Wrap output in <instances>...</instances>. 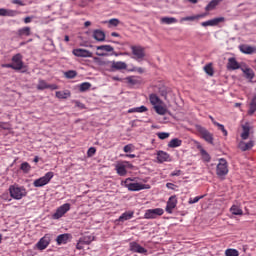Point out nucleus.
Segmentation results:
<instances>
[{
    "mask_svg": "<svg viewBox=\"0 0 256 256\" xmlns=\"http://www.w3.org/2000/svg\"><path fill=\"white\" fill-rule=\"evenodd\" d=\"M9 193L10 197H12V199H15L16 201H20V199H23V197H27V189L17 184L10 185Z\"/></svg>",
    "mask_w": 256,
    "mask_h": 256,
    "instance_id": "obj_1",
    "label": "nucleus"
},
{
    "mask_svg": "<svg viewBox=\"0 0 256 256\" xmlns=\"http://www.w3.org/2000/svg\"><path fill=\"white\" fill-rule=\"evenodd\" d=\"M131 181H134L133 178H127L125 181H122V185H124L128 191H143V189H151V185L149 184L132 183Z\"/></svg>",
    "mask_w": 256,
    "mask_h": 256,
    "instance_id": "obj_2",
    "label": "nucleus"
},
{
    "mask_svg": "<svg viewBox=\"0 0 256 256\" xmlns=\"http://www.w3.org/2000/svg\"><path fill=\"white\" fill-rule=\"evenodd\" d=\"M130 49L132 51V55H134V59L136 61H143L146 57L145 54V47L141 45H132L130 46Z\"/></svg>",
    "mask_w": 256,
    "mask_h": 256,
    "instance_id": "obj_3",
    "label": "nucleus"
},
{
    "mask_svg": "<svg viewBox=\"0 0 256 256\" xmlns=\"http://www.w3.org/2000/svg\"><path fill=\"white\" fill-rule=\"evenodd\" d=\"M54 173L47 172L44 176L34 180L33 185L34 187H45L48 183L53 179Z\"/></svg>",
    "mask_w": 256,
    "mask_h": 256,
    "instance_id": "obj_4",
    "label": "nucleus"
},
{
    "mask_svg": "<svg viewBox=\"0 0 256 256\" xmlns=\"http://www.w3.org/2000/svg\"><path fill=\"white\" fill-rule=\"evenodd\" d=\"M227 173H229V166L227 165V160H225V158H221L216 167V175L218 177H225Z\"/></svg>",
    "mask_w": 256,
    "mask_h": 256,
    "instance_id": "obj_5",
    "label": "nucleus"
},
{
    "mask_svg": "<svg viewBox=\"0 0 256 256\" xmlns=\"http://www.w3.org/2000/svg\"><path fill=\"white\" fill-rule=\"evenodd\" d=\"M25 63L23 62V55L21 53H17L12 57V69L14 71H21L24 69Z\"/></svg>",
    "mask_w": 256,
    "mask_h": 256,
    "instance_id": "obj_6",
    "label": "nucleus"
},
{
    "mask_svg": "<svg viewBox=\"0 0 256 256\" xmlns=\"http://www.w3.org/2000/svg\"><path fill=\"white\" fill-rule=\"evenodd\" d=\"M93 241H95V236L93 235L82 236L76 244V249H78V251H81L82 249H84V245H91Z\"/></svg>",
    "mask_w": 256,
    "mask_h": 256,
    "instance_id": "obj_7",
    "label": "nucleus"
},
{
    "mask_svg": "<svg viewBox=\"0 0 256 256\" xmlns=\"http://www.w3.org/2000/svg\"><path fill=\"white\" fill-rule=\"evenodd\" d=\"M163 213H165L163 208L148 209L144 214V219H157L158 217H161Z\"/></svg>",
    "mask_w": 256,
    "mask_h": 256,
    "instance_id": "obj_8",
    "label": "nucleus"
},
{
    "mask_svg": "<svg viewBox=\"0 0 256 256\" xmlns=\"http://www.w3.org/2000/svg\"><path fill=\"white\" fill-rule=\"evenodd\" d=\"M198 133L206 143H209L210 145H213V133L209 132L207 128L205 127H198Z\"/></svg>",
    "mask_w": 256,
    "mask_h": 256,
    "instance_id": "obj_9",
    "label": "nucleus"
},
{
    "mask_svg": "<svg viewBox=\"0 0 256 256\" xmlns=\"http://www.w3.org/2000/svg\"><path fill=\"white\" fill-rule=\"evenodd\" d=\"M71 210V204L65 203L62 206L58 207L56 212L53 214V219H61L65 213Z\"/></svg>",
    "mask_w": 256,
    "mask_h": 256,
    "instance_id": "obj_10",
    "label": "nucleus"
},
{
    "mask_svg": "<svg viewBox=\"0 0 256 256\" xmlns=\"http://www.w3.org/2000/svg\"><path fill=\"white\" fill-rule=\"evenodd\" d=\"M50 243H51V235L46 234V235H44V237H42L38 241V243H36V247H37V249H39V251H43V250L47 249V247H49Z\"/></svg>",
    "mask_w": 256,
    "mask_h": 256,
    "instance_id": "obj_11",
    "label": "nucleus"
},
{
    "mask_svg": "<svg viewBox=\"0 0 256 256\" xmlns=\"http://www.w3.org/2000/svg\"><path fill=\"white\" fill-rule=\"evenodd\" d=\"M96 50V55L98 57H105V55H107L106 53H111L115 51V48H113V46L111 45H100L96 47Z\"/></svg>",
    "mask_w": 256,
    "mask_h": 256,
    "instance_id": "obj_12",
    "label": "nucleus"
},
{
    "mask_svg": "<svg viewBox=\"0 0 256 256\" xmlns=\"http://www.w3.org/2000/svg\"><path fill=\"white\" fill-rule=\"evenodd\" d=\"M37 89L38 91H45V89H51V91H55L59 89V87L56 84H47V81L39 79Z\"/></svg>",
    "mask_w": 256,
    "mask_h": 256,
    "instance_id": "obj_13",
    "label": "nucleus"
},
{
    "mask_svg": "<svg viewBox=\"0 0 256 256\" xmlns=\"http://www.w3.org/2000/svg\"><path fill=\"white\" fill-rule=\"evenodd\" d=\"M156 159L158 163H171V161H173V159L171 158V154L163 150L157 152Z\"/></svg>",
    "mask_w": 256,
    "mask_h": 256,
    "instance_id": "obj_14",
    "label": "nucleus"
},
{
    "mask_svg": "<svg viewBox=\"0 0 256 256\" xmlns=\"http://www.w3.org/2000/svg\"><path fill=\"white\" fill-rule=\"evenodd\" d=\"M177 196L173 195L171 196L166 204V208L165 211L166 213H168L169 215L173 214V209H175V207H177Z\"/></svg>",
    "mask_w": 256,
    "mask_h": 256,
    "instance_id": "obj_15",
    "label": "nucleus"
},
{
    "mask_svg": "<svg viewBox=\"0 0 256 256\" xmlns=\"http://www.w3.org/2000/svg\"><path fill=\"white\" fill-rule=\"evenodd\" d=\"M72 53L75 55V57H93V52L83 48H76L72 51Z\"/></svg>",
    "mask_w": 256,
    "mask_h": 256,
    "instance_id": "obj_16",
    "label": "nucleus"
},
{
    "mask_svg": "<svg viewBox=\"0 0 256 256\" xmlns=\"http://www.w3.org/2000/svg\"><path fill=\"white\" fill-rule=\"evenodd\" d=\"M129 247H130V251H132L133 253H141V254L147 253V249L143 248V246H141L137 242H130Z\"/></svg>",
    "mask_w": 256,
    "mask_h": 256,
    "instance_id": "obj_17",
    "label": "nucleus"
},
{
    "mask_svg": "<svg viewBox=\"0 0 256 256\" xmlns=\"http://www.w3.org/2000/svg\"><path fill=\"white\" fill-rule=\"evenodd\" d=\"M228 71H236V69H241V65L237 62L234 57L228 58V63L226 65Z\"/></svg>",
    "mask_w": 256,
    "mask_h": 256,
    "instance_id": "obj_18",
    "label": "nucleus"
},
{
    "mask_svg": "<svg viewBox=\"0 0 256 256\" xmlns=\"http://www.w3.org/2000/svg\"><path fill=\"white\" fill-rule=\"evenodd\" d=\"M110 69L111 71H121L127 69V63L121 61H112Z\"/></svg>",
    "mask_w": 256,
    "mask_h": 256,
    "instance_id": "obj_19",
    "label": "nucleus"
},
{
    "mask_svg": "<svg viewBox=\"0 0 256 256\" xmlns=\"http://www.w3.org/2000/svg\"><path fill=\"white\" fill-rule=\"evenodd\" d=\"M223 21H225V18H223V17L214 18L212 20L202 22L201 25H202V27H215V25H219V23H221Z\"/></svg>",
    "mask_w": 256,
    "mask_h": 256,
    "instance_id": "obj_20",
    "label": "nucleus"
},
{
    "mask_svg": "<svg viewBox=\"0 0 256 256\" xmlns=\"http://www.w3.org/2000/svg\"><path fill=\"white\" fill-rule=\"evenodd\" d=\"M69 239H71V234H60L56 238L57 245H67L69 243Z\"/></svg>",
    "mask_w": 256,
    "mask_h": 256,
    "instance_id": "obj_21",
    "label": "nucleus"
},
{
    "mask_svg": "<svg viewBox=\"0 0 256 256\" xmlns=\"http://www.w3.org/2000/svg\"><path fill=\"white\" fill-rule=\"evenodd\" d=\"M92 37L95 41L103 43V41H105V32L103 30L96 29L93 31Z\"/></svg>",
    "mask_w": 256,
    "mask_h": 256,
    "instance_id": "obj_22",
    "label": "nucleus"
},
{
    "mask_svg": "<svg viewBox=\"0 0 256 256\" xmlns=\"http://www.w3.org/2000/svg\"><path fill=\"white\" fill-rule=\"evenodd\" d=\"M134 215V211H126L117 219V221H119V223H125V221L133 219Z\"/></svg>",
    "mask_w": 256,
    "mask_h": 256,
    "instance_id": "obj_23",
    "label": "nucleus"
},
{
    "mask_svg": "<svg viewBox=\"0 0 256 256\" xmlns=\"http://www.w3.org/2000/svg\"><path fill=\"white\" fill-rule=\"evenodd\" d=\"M239 49L241 53H244L245 55H253V53H256V48L249 45H241Z\"/></svg>",
    "mask_w": 256,
    "mask_h": 256,
    "instance_id": "obj_24",
    "label": "nucleus"
},
{
    "mask_svg": "<svg viewBox=\"0 0 256 256\" xmlns=\"http://www.w3.org/2000/svg\"><path fill=\"white\" fill-rule=\"evenodd\" d=\"M254 146L255 142L253 140H250L248 143L244 141L239 143V149H241V151H249V149H253Z\"/></svg>",
    "mask_w": 256,
    "mask_h": 256,
    "instance_id": "obj_25",
    "label": "nucleus"
},
{
    "mask_svg": "<svg viewBox=\"0 0 256 256\" xmlns=\"http://www.w3.org/2000/svg\"><path fill=\"white\" fill-rule=\"evenodd\" d=\"M241 71L244 73V76L249 79L250 81H253L255 77V72L253 69L248 68V67H241Z\"/></svg>",
    "mask_w": 256,
    "mask_h": 256,
    "instance_id": "obj_26",
    "label": "nucleus"
},
{
    "mask_svg": "<svg viewBox=\"0 0 256 256\" xmlns=\"http://www.w3.org/2000/svg\"><path fill=\"white\" fill-rule=\"evenodd\" d=\"M116 172L120 177H125L127 175V165L125 164H117Z\"/></svg>",
    "mask_w": 256,
    "mask_h": 256,
    "instance_id": "obj_27",
    "label": "nucleus"
},
{
    "mask_svg": "<svg viewBox=\"0 0 256 256\" xmlns=\"http://www.w3.org/2000/svg\"><path fill=\"white\" fill-rule=\"evenodd\" d=\"M250 131H251V128L249 127V124H244L242 126L241 139H243L244 141L249 139Z\"/></svg>",
    "mask_w": 256,
    "mask_h": 256,
    "instance_id": "obj_28",
    "label": "nucleus"
},
{
    "mask_svg": "<svg viewBox=\"0 0 256 256\" xmlns=\"http://www.w3.org/2000/svg\"><path fill=\"white\" fill-rule=\"evenodd\" d=\"M18 37H29L31 35V28L23 27L20 28L17 32Z\"/></svg>",
    "mask_w": 256,
    "mask_h": 256,
    "instance_id": "obj_29",
    "label": "nucleus"
},
{
    "mask_svg": "<svg viewBox=\"0 0 256 256\" xmlns=\"http://www.w3.org/2000/svg\"><path fill=\"white\" fill-rule=\"evenodd\" d=\"M183 141H181L179 138H174L172 140H170V142L168 143V147H170V149H175L177 147H181Z\"/></svg>",
    "mask_w": 256,
    "mask_h": 256,
    "instance_id": "obj_30",
    "label": "nucleus"
},
{
    "mask_svg": "<svg viewBox=\"0 0 256 256\" xmlns=\"http://www.w3.org/2000/svg\"><path fill=\"white\" fill-rule=\"evenodd\" d=\"M56 97L57 99H68V97H71V92L69 90L57 91Z\"/></svg>",
    "mask_w": 256,
    "mask_h": 256,
    "instance_id": "obj_31",
    "label": "nucleus"
},
{
    "mask_svg": "<svg viewBox=\"0 0 256 256\" xmlns=\"http://www.w3.org/2000/svg\"><path fill=\"white\" fill-rule=\"evenodd\" d=\"M149 99L151 105H153L154 107L157 105H161V99L156 94H150Z\"/></svg>",
    "mask_w": 256,
    "mask_h": 256,
    "instance_id": "obj_32",
    "label": "nucleus"
},
{
    "mask_svg": "<svg viewBox=\"0 0 256 256\" xmlns=\"http://www.w3.org/2000/svg\"><path fill=\"white\" fill-rule=\"evenodd\" d=\"M223 0H212L209 4L205 7V11H213L217 5H219Z\"/></svg>",
    "mask_w": 256,
    "mask_h": 256,
    "instance_id": "obj_33",
    "label": "nucleus"
},
{
    "mask_svg": "<svg viewBox=\"0 0 256 256\" xmlns=\"http://www.w3.org/2000/svg\"><path fill=\"white\" fill-rule=\"evenodd\" d=\"M147 111H148V109L146 106H140V107L129 109L128 113H145Z\"/></svg>",
    "mask_w": 256,
    "mask_h": 256,
    "instance_id": "obj_34",
    "label": "nucleus"
},
{
    "mask_svg": "<svg viewBox=\"0 0 256 256\" xmlns=\"http://www.w3.org/2000/svg\"><path fill=\"white\" fill-rule=\"evenodd\" d=\"M154 109L158 115L167 114V108H165L164 106H161V104H158L157 106H155Z\"/></svg>",
    "mask_w": 256,
    "mask_h": 256,
    "instance_id": "obj_35",
    "label": "nucleus"
},
{
    "mask_svg": "<svg viewBox=\"0 0 256 256\" xmlns=\"http://www.w3.org/2000/svg\"><path fill=\"white\" fill-rule=\"evenodd\" d=\"M230 212L232 213V215H243V210L237 205H233L230 208Z\"/></svg>",
    "mask_w": 256,
    "mask_h": 256,
    "instance_id": "obj_36",
    "label": "nucleus"
},
{
    "mask_svg": "<svg viewBox=\"0 0 256 256\" xmlns=\"http://www.w3.org/2000/svg\"><path fill=\"white\" fill-rule=\"evenodd\" d=\"M226 256H239V251L237 249L228 248L225 250Z\"/></svg>",
    "mask_w": 256,
    "mask_h": 256,
    "instance_id": "obj_37",
    "label": "nucleus"
},
{
    "mask_svg": "<svg viewBox=\"0 0 256 256\" xmlns=\"http://www.w3.org/2000/svg\"><path fill=\"white\" fill-rule=\"evenodd\" d=\"M256 111V96L252 99L251 103H250V108H249V115H253V113H255Z\"/></svg>",
    "mask_w": 256,
    "mask_h": 256,
    "instance_id": "obj_38",
    "label": "nucleus"
},
{
    "mask_svg": "<svg viewBox=\"0 0 256 256\" xmlns=\"http://www.w3.org/2000/svg\"><path fill=\"white\" fill-rule=\"evenodd\" d=\"M161 23H165L166 25H171L173 23H177V20L175 18L163 17L161 18Z\"/></svg>",
    "mask_w": 256,
    "mask_h": 256,
    "instance_id": "obj_39",
    "label": "nucleus"
},
{
    "mask_svg": "<svg viewBox=\"0 0 256 256\" xmlns=\"http://www.w3.org/2000/svg\"><path fill=\"white\" fill-rule=\"evenodd\" d=\"M20 169L23 171V173H29L31 171V165L28 162H23Z\"/></svg>",
    "mask_w": 256,
    "mask_h": 256,
    "instance_id": "obj_40",
    "label": "nucleus"
},
{
    "mask_svg": "<svg viewBox=\"0 0 256 256\" xmlns=\"http://www.w3.org/2000/svg\"><path fill=\"white\" fill-rule=\"evenodd\" d=\"M91 89V83L89 82H83L80 84V92L85 93V91H89Z\"/></svg>",
    "mask_w": 256,
    "mask_h": 256,
    "instance_id": "obj_41",
    "label": "nucleus"
},
{
    "mask_svg": "<svg viewBox=\"0 0 256 256\" xmlns=\"http://www.w3.org/2000/svg\"><path fill=\"white\" fill-rule=\"evenodd\" d=\"M204 71L207 75H209L210 77H213L215 71L213 70V65L208 64L204 67Z\"/></svg>",
    "mask_w": 256,
    "mask_h": 256,
    "instance_id": "obj_42",
    "label": "nucleus"
},
{
    "mask_svg": "<svg viewBox=\"0 0 256 256\" xmlns=\"http://www.w3.org/2000/svg\"><path fill=\"white\" fill-rule=\"evenodd\" d=\"M201 17H205V14L184 17V18L181 19V21H195V19H201Z\"/></svg>",
    "mask_w": 256,
    "mask_h": 256,
    "instance_id": "obj_43",
    "label": "nucleus"
},
{
    "mask_svg": "<svg viewBox=\"0 0 256 256\" xmlns=\"http://www.w3.org/2000/svg\"><path fill=\"white\" fill-rule=\"evenodd\" d=\"M200 153L202 155L203 161H205L206 163H209V161H211V156L209 155V153H207V151L202 149Z\"/></svg>",
    "mask_w": 256,
    "mask_h": 256,
    "instance_id": "obj_44",
    "label": "nucleus"
},
{
    "mask_svg": "<svg viewBox=\"0 0 256 256\" xmlns=\"http://www.w3.org/2000/svg\"><path fill=\"white\" fill-rule=\"evenodd\" d=\"M121 23V21L117 18H112L108 21L109 27H118V25Z\"/></svg>",
    "mask_w": 256,
    "mask_h": 256,
    "instance_id": "obj_45",
    "label": "nucleus"
},
{
    "mask_svg": "<svg viewBox=\"0 0 256 256\" xmlns=\"http://www.w3.org/2000/svg\"><path fill=\"white\" fill-rule=\"evenodd\" d=\"M65 77L67 79H75V77H77V72L74 70H69L65 73Z\"/></svg>",
    "mask_w": 256,
    "mask_h": 256,
    "instance_id": "obj_46",
    "label": "nucleus"
},
{
    "mask_svg": "<svg viewBox=\"0 0 256 256\" xmlns=\"http://www.w3.org/2000/svg\"><path fill=\"white\" fill-rule=\"evenodd\" d=\"M215 126L218 127V129H219L220 131H222L224 137H227L228 132H227V129H225V126H224L223 124H221V123H215Z\"/></svg>",
    "mask_w": 256,
    "mask_h": 256,
    "instance_id": "obj_47",
    "label": "nucleus"
},
{
    "mask_svg": "<svg viewBox=\"0 0 256 256\" xmlns=\"http://www.w3.org/2000/svg\"><path fill=\"white\" fill-rule=\"evenodd\" d=\"M16 15H19L17 10L6 9V17H16Z\"/></svg>",
    "mask_w": 256,
    "mask_h": 256,
    "instance_id": "obj_48",
    "label": "nucleus"
},
{
    "mask_svg": "<svg viewBox=\"0 0 256 256\" xmlns=\"http://www.w3.org/2000/svg\"><path fill=\"white\" fill-rule=\"evenodd\" d=\"M170 135L171 134H169V132H159V133H157V137L160 138L161 140L169 139Z\"/></svg>",
    "mask_w": 256,
    "mask_h": 256,
    "instance_id": "obj_49",
    "label": "nucleus"
},
{
    "mask_svg": "<svg viewBox=\"0 0 256 256\" xmlns=\"http://www.w3.org/2000/svg\"><path fill=\"white\" fill-rule=\"evenodd\" d=\"M201 199H203V196H196L195 198H190L188 203H189V205H193L195 203H199V201H201Z\"/></svg>",
    "mask_w": 256,
    "mask_h": 256,
    "instance_id": "obj_50",
    "label": "nucleus"
},
{
    "mask_svg": "<svg viewBox=\"0 0 256 256\" xmlns=\"http://www.w3.org/2000/svg\"><path fill=\"white\" fill-rule=\"evenodd\" d=\"M97 153V149L95 147H90L87 151L88 157H93Z\"/></svg>",
    "mask_w": 256,
    "mask_h": 256,
    "instance_id": "obj_51",
    "label": "nucleus"
},
{
    "mask_svg": "<svg viewBox=\"0 0 256 256\" xmlns=\"http://www.w3.org/2000/svg\"><path fill=\"white\" fill-rule=\"evenodd\" d=\"M124 153H131L133 151V144H128L123 148Z\"/></svg>",
    "mask_w": 256,
    "mask_h": 256,
    "instance_id": "obj_52",
    "label": "nucleus"
},
{
    "mask_svg": "<svg viewBox=\"0 0 256 256\" xmlns=\"http://www.w3.org/2000/svg\"><path fill=\"white\" fill-rule=\"evenodd\" d=\"M11 127L7 122H0V129L9 130Z\"/></svg>",
    "mask_w": 256,
    "mask_h": 256,
    "instance_id": "obj_53",
    "label": "nucleus"
},
{
    "mask_svg": "<svg viewBox=\"0 0 256 256\" xmlns=\"http://www.w3.org/2000/svg\"><path fill=\"white\" fill-rule=\"evenodd\" d=\"M179 175H181V170H174L171 173V177H179Z\"/></svg>",
    "mask_w": 256,
    "mask_h": 256,
    "instance_id": "obj_54",
    "label": "nucleus"
},
{
    "mask_svg": "<svg viewBox=\"0 0 256 256\" xmlns=\"http://www.w3.org/2000/svg\"><path fill=\"white\" fill-rule=\"evenodd\" d=\"M12 3L14 5H20L21 7H24L25 3H23L21 0H13Z\"/></svg>",
    "mask_w": 256,
    "mask_h": 256,
    "instance_id": "obj_55",
    "label": "nucleus"
},
{
    "mask_svg": "<svg viewBox=\"0 0 256 256\" xmlns=\"http://www.w3.org/2000/svg\"><path fill=\"white\" fill-rule=\"evenodd\" d=\"M7 15V9L0 8V17H6Z\"/></svg>",
    "mask_w": 256,
    "mask_h": 256,
    "instance_id": "obj_56",
    "label": "nucleus"
},
{
    "mask_svg": "<svg viewBox=\"0 0 256 256\" xmlns=\"http://www.w3.org/2000/svg\"><path fill=\"white\" fill-rule=\"evenodd\" d=\"M2 67L4 69H13V64L12 63H10V64H2Z\"/></svg>",
    "mask_w": 256,
    "mask_h": 256,
    "instance_id": "obj_57",
    "label": "nucleus"
},
{
    "mask_svg": "<svg viewBox=\"0 0 256 256\" xmlns=\"http://www.w3.org/2000/svg\"><path fill=\"white\" fill-rule=\"evenodd\" d=\"M123 165H126V167H128L129 169H133V164H131V163L127 162V161H124Z\"/></svg>",
    "mask_w": 256,
    "mask_h": 256,
    "instance_id": "obj_58",
    "label": "nucleus"
},
{
    "mask_svg": "<svg viewBox=\"0 0 256 256\" xmlns=\"http://www.w3.org/2000/svg\"><path fill=\"white\" fill-rule=\"evenodd\" d=\"M32 19H33V17L28 16V17L24 18V23H26V24L31 23Z\"/></svg>",
    "mask_w": 256,
    "mask_h": 256,
    "instance_id": "obj_59",
    "label": "nucleus"
},
{
    "mask_svg": "<svg viewBox=\"0 0 256 256\" xmlns=\"http://www.w3.org/2000/svg\"><path fill=\"white\" fill-rule=\"evenodd\" d=\"M126 157H129L130 159H135L137 156L135 154H126Z\"/></svg>",
    "mask_w": 256,
    "mask_h": 256,
    "instance_id": "obj_60",
    "label": "nucleus"
},
{
    "mask_svg": "<svg viewBox=\"0 0 256 256\" xmlns=\"http://www.w3.org/2000/svg\"><path fill=\"white\" fill-rule=\"evenodd\" d=\"M76 105H77V107H81L82 109L85 108V106L82 103H80L79 101H76Z\"/></svg>",
    "mask_w": 256,
    "mask_h": 256,
    "instance_id": "obj_61",
    "label": "nucleus"
},
{
    "mask_svg": "<svg viewBox=\"0 0 256 256\" xmlns=\"http://www.w3.org/2000/svg\"><path fill=\"white\" fill-rule=\"evenodd\" d=\"M111 37H120L119 33L117 32H112Z\"/></svg>",
    "mask_w": 256,
    "mask_h": 256,
    "instance_id": "obj_62",
    "label": "nucleus"
},
{
    "mask_svg": "<svg viewBox=\"0 0 256 256\" xmlns=\"http://www.w3.org/2000/svg\"><path fill=\"white\" fill-rule=\"evenodd\" d=\"M84 27H91V22L90 21H86L84 23Z\"/></svg>",
    "mask_w": 256,
    "mask_h": 256,
    "instance_id": "obj_63",
    "label": "nucleus"
},
{
    "mask_svg": "<svg viewBox=\"0 0 256 256\" xmlns=\"http://www.w3.org/2000/svg\"><path fill=\"white\" fill-rule=\"evenodd\" d=\"M138 73H145V70L143 68H137Z\"/></svg>",
    "mask_w": 256,
    "mask_h": 256,
    "instance_id": "obj_64",
    "label": "nucleus"
}]
</instances>
